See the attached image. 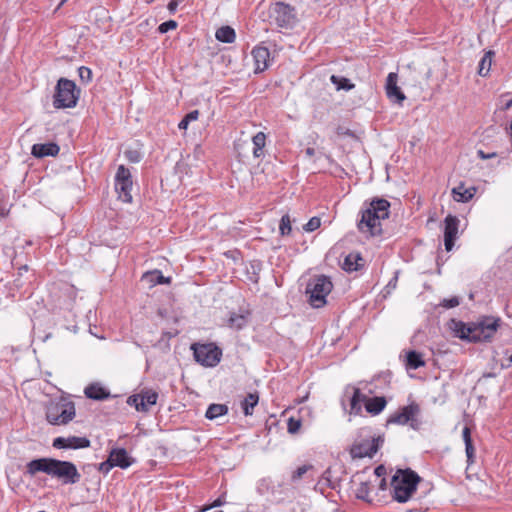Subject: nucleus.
<instances>
[{"label": "nucleus", "instance_id": "2", "mask_svg": "<svg viewBox=\"0 0 512 512\" xmlns=\"http://www.w3.org/2000/svg\"><path fill=\"white\" fill-rule=\"evenodd\" d=\"M390 202L383 198H374L365 202L361 210V218L357 228L361 233L371 237L381 236L383 233L381 221L389 218Z\"/></svg>", "mask_w": 512, "mask_h": 512}, {"label": "nucleus", "instance_id": "31", "mask_svg": "<svg viewBox=\"0 0 512 512\" xmlns=\"http://www.w3.org/2000/svg\"><path fill=\"white\" fill-rule=\"evenodd\" d=\"M259 396L257 393H249L241 403L243 412L246 416L252 415L253 408L258 404Z\"/></svg>", "mask_w": 512, "mask_h": 512}, {"label": "nucleus", "instance_id": "63", "mask_svg": "<svg viewBox=\"0 0 512 512\" xmlns=\"http://www.w3.org/2000/svg\"><path fill=\"white\" fill-rule=\"evenodd\" d=\"M66 1H67V0H62V1L60 2V4L58 5L57 9H59V8H60V6H62Z\"/></svg>", "mask_w": 512, "mask_h": 512}, {"label": "nucleus", "instance_id": "43", "mask_svg": "<svg viewBox=\"0 0 512 512\" xmlns=\"http://www.w3.org/2000/svg\"><path fill=\"white\" fill-rule=\"evenodd\" d=\"M78 74H79V77L80 79L83 81V82H90L91 79H92V71L90 68L88 67H85V66H81L79 69H78Z\"/></svg>", "mask_w": 512, "mask_h": 512}, {"label": "nucleus", "instance_id": "36", "mask_svg": "<svg viewBox=\"0 0 512 512\" xmlns=\"http://www.w3.org/2000/svg\"><path fill=\"white\" fill-rule=\"evenodd\" d=\"M132 180L131 173L124 165H120L115 175V183L129 182Z\"/></svg>", "mask_w": 512, "mask_h": 512}, {"label": "nucleus", "instance_id": "45", "mask_svg": "<svg viewBox=\"0 0 512 512\" xmlns=\"http://www.w3.org/2000/svg\"><path fill=\"white\" fill-rule=\"evenodd\" d=\"M124 155L132 163H138L141 160V154L137 150H126Z\"/></svg>", "mask_w": 512, "mask_h": 512}, {"label": "nucleus", "instance_id": "37", "mask_svg": "<svg viewBox=\"0 0 512 512\" xmlns=\"http://www.w3.org/2000/svg\"><path fill=\"white\" fill-rule=\"evenodd\" d=\"M199 111L193 110L187 113L184 118L179 122L178 128L181 130L187 129L190 122L195 121L198 119Z\"/></svg>", "mask_w": 512, "mask_h": 512}, {"label": "nucleus", "instance_id": "15", "mask_svg": "<svg viewBox=\"0 0 512 512\" xmlns=\"http://www.w3.org/2000/svg\"><path fill=\"white\" fill-rule=\"evenodd\" d=\"M60 151V147L53 142L34 144L31 148V154L36 158H43L46 156H56Z\"/></svg>", "mask_w": 512, "mask_h": 512}, {"label": "nucleus", "instance_id": "4", "mask_svg": "<svg viewBox=\"0 0 512 512\" xmlns=\"http://www.w3.org/2000/svg\"><path fill=\"white\" fill-rule=\"evenodd\" d=\"M80 90L75 82L66 78H60L53 96V106L56 109L73 108L77 105Z\"/></svg>", "mask_w": 512, "mask_h": 512}, {"label": "nucleus", "instance_id": "41", "mask_svg": "<svg viewBox=\"0 0 512 512\" xmlns=\"http://www.w3.org/2000/svg\"><path fill=\"white\" fill-rule=\"evenodd\" d=\"M127 403L130 406H134L136 408V410L140 411V412H141V409H143V405H144L143 404V400L139 396V394H135V395L129 396L128 399H127Z\"/></svg>", "mask_w": 512, "mask_h": 512}, {"label": "nucleus", "instance_id": "54", "mask_svg": "<svg viewBox=\"0 0 512 512\" xmlns=\"http://www.w3.org/2000/svg\"><path fill=\"white\" fill-rule=\"evenodd\" d=\"M224 503H225V501L221 497H219L216 500H214L213 503L207 509L220 507V506L224 505Z\"/></svg>", "mask_w": 512, "mask_h": 512}, {"label": "nucleus", "instance_id": "40", "mask_svg": "<svg viewBox=\"0 0 512 512\" xmlns=\"http://www.w3.org/2000/svg\"><path fill=\"white\" fill-rule=\"evenodd\" d=\"M300 427H301L300 419H295L294 417H290L288 419L287 430L290 434L297 433L299 431Z\"/></svg>", "mask_w": 512, "mask_h": 512}, {"label": "nucleus", "instance_id": "23", "mask_svg": "<svg viewBox=\"0 0 512 512\" xmlns=\"http://www.w3.org/2000/svg\"><path fill=\"white\" fill-rule=\"evenodd\" d=\"M142 281H145L150 286H155L157 284H169L171 279L170 277H165L161 271L154 270L151 272H146L142 276Z\"/></svg>", "mask_w": 512, "mask_h": 512}, {"label": "nucleus", "instance_id": "11", "mask_svg": "<svg viewBox=\"0 0 512 512\" xmlns=\"http://www.w3.org/2000/svg\"><path fill=\"white\" fill-rule=\"evenodd\" d=\"M383 441L381 437H377L373 438L371 441L367 440L361 443H355L350 449V454L352 458H371L377 453Z\"/></svg>", "mask_w": 512, "mask_h": 512}, {"label": "nucleus", "instance_id": "22", "mask_svg": "<svg viewBox=\"0 0 512 512\" xmlns=\"http://www.w3.org/2000/svg\"><path fill=\"white\" fill-rule=\"evenodd\" d=\"M366 400V395L359 388H353V395L350 399V414L360 415L362 412L361 403Z\"/></svg>", "mask_w": 512, "mask_h": 512}, {"label": "nucleus", "instance_id": "44", "mask_svg": "<svg viewBox=\"0 0 512 512\" xmlns=\"http://www.w3.org/2000/svg\"><path fill=\"white\" fill-rule=\"evenodd\" d=\"M310 465H303L298 467L291 476L292 481H297L302 478V476L311 468Z\"/></svg>", "mask_w": 512, "mask_h": 512}, {"label": "nucleus", "instance_id": "60", "mask_svg": "<svg viewBox=\"0 0 512 512\" xmlns=\"http://www.w3.org/2000/svg\"><path fill=\"white\" fill-rule=\"evenodd\" d=\"M386 488V480L383 478L380 482V489L384 490Z\"/></svg>", "mask_w": 512, "mask_h": 512}, {"label": "nucleus", "instance_id": "18", "mask_svg": "<svg viewBox=\"0 0 512 512\" xmlns=\"http://www.w3.org/2000/svg\"><path fill=\"white\" fill-rule=\"evenodd\" d=\"M252 55L256 65L255 71H264L268 67L269 50L266 47H256L252 50Z\"/></svg>", "mask_w": 512, "mask_h": 512}, {"label": "nucleus", "instance_id": "19", "mask_svg": "<svg viewBox=\"0 0 512 512\" xmlns=\"http://www.w3.org/2000/svg\"><path fill=\"white\" fill-rule=\"evenodd\" d=\"M363 262L364 259L360 253L352 252L345 256L342 268L347 272L358 271L363 266Z\"/></svg>", "mask_w": 512, "mask_h": 512}, {"label": "nucleus", "instance_id": "25", "mask_svg": "<svg viewBox=\"0 0 512 512\" xmlns=\"http://www.w3.org/2000/svg\"><path fill=\"white\" fill-rule=\"evenodd\" d=\"M253 143V156L255 158H261L264 156V147L266 145V134L264 132H258L252 137Z\"/></svg>", "mask_w": 512, "mask_h": 512}, {"label": "nucleus", "instance_id": "28", "mask_svg": "<svg viewBox=\"0 0 512 512\" xmlns=\"http://www.w3.org/2000/svg\"><path fill=\"white\" fill-rule=\"evenodd\" d=\"M215 37L223 43H233L236 37L235 30L230 26H222L217 29Z\"/></svg>", "mask_w": 512, "mask_h": 512}, {"label": "nucleus", "instance_id": "61", "mask_svg": "<svg viewBox=\"0 0 512 512\" xmlns=\"http://www.w3.org/2000/svg\"><path fill=\"white\" fill-rule=\"evenodd\" d=\"M508 361H509V364L507 365V367H509L512 363V353H511V356L509 357Z\"/></svg>", "mask_w": 512, "mask_h": 512}, {"label": "nucleus", "instance_id": "30", "mask_svg": "<svg viewBox=\"0 0 512 512\" xmlns=\"http://www.w3.org/2000/svg\"><path fill=\"white\" fill-rule=\"evenodd\" d=\"M494 55H495V53L492 50H489L484 54V56L482 57V59L479 62V67H478V74L480 76L485 77L489 74V71H490L491 65H492V58Z\"/></svg>", "mask_w": 512, "mask_h": 512}, {"label": "nucleus", "instance_id": "55", "mask_svg": "<svg viewBox=\"0 0 512 512\" xmlns=\"http://www.w3.org/2000/svg\"><path fill=\"white\" fill-rule=\"evenodd\" d=\"M374 472L378 477H381L386 473V469L383 465H380L375 468Z\"/></svg>", "mask_w": 512, "mask_h": 512}, {"label": "nucleus", "instance_id": "53", "mask_svg": "<svg viewBox=\"0 0 512 512\" xmlns=\"http://www.w3.org/2000/svg\"><path fill=\"white\" fill-rule=\"evenodd\" d=\"M398 271L395 272L394 277L387 284V288H395L398 281Z\"/></svg>", "mask_w": 512, "mask_h": 512}, {"label": "nucleus", "instance_id": "38", "mask_svg": "<svg viewBox=\"0 0 512 512\" xmlns=\"http://www.w3.org/2000/svg\"><path fill=\"white\" fill-rule=\"evenodd\" d=\"M279 229L282 235H287L291 232L292 228L289 215L282 216Z\"/></svg>", "mask_w": 512, "mask_h": 512}, {"label": "nucleus", "instance_id": "14", "mask_svg": "<svg viewBox=\"0 0 512 512\" xmlns=\"http://www.w3.org/2000/svg\"><path fill=\"white\" fill-rule=\"evenodd\" d=\"M109 457L114 466L121 469L128 468L134 462V459L129 456L125 448H113L109 453Z\"/></svg>", "mask_w": 512, "mask_h": 512}, {"label": "nucleus", "instance_id": "7", "mask_svg": "<svg viewBox=\"0 0 512 512\" xmlns=\"http://www.w3.org/2000/svg\"><path fill=\"white\" fill-rule=\"evenodd\" d=\"M332 288V282L325 275L311 279L306 288V293L309 294V303L315 308L322 307L326 304V296Z\"/></svg>", "mask_w": 512, "mask_h": 512}, {"label": "nucleus", "instance_id": "33", "mask_svg": "<svg viewBox=\"0 0 512 512\" xmlns=\"http://www.w3.org/2000/svg\"><path fill=\"white\" fill-rule=\"evenodd\" d=\"M330 81L335 85L336 90H338V91L339 90L349 91L355 87V85L353 83H351L348 78H345L343 76L332 75L330 77Z\"/></svg>", "mask_w": 512, "mask_h": 512}, {"label": "nucleus", "instance_id": "12", "mask_svg": "<svg viewBox=\"0 0 512 512\" xmlns=\"http://www.w3.org/2000/svg\"><path fill=\"white\" fill-rule=\"evenodd\" d=\"M459 222V219L453 215H448L444 220V245L447 251H451L454 247L458 233Z\"/></svg>", "mask_w": 512, "mask_h": 512}, {"label": "nucleus", "instance_id": "26", "mask_svg": "<svg viewBox=\"0 0 512 512\" xmlns=\"http://www.w3.org/2000/svg\"><path fill=\"white\" fill-rule=\"evenodd\" d=\"M132 186H133L132 180L129 182L115 183V189L119 195V199H121L125 203L132 202V195H131Z\"/></svg>", "mask_w": 512, "mask_h": 512}, {"label": "nucleus", "instance_id": "27", "mask_svg": "<svg viewBox=\"0 0 512 512\" xmlns=\"http://www.w3.org/2000/svg\"><path fill=\"white\" fill-rule=\"evenodd\" d=\"M139 396L142 398L144 404L141 412H148L150 407L155 405L158 399V393L151 389L142 390Z\"/></svg>", "mask_w": 512, "mask_h": 512}, {"label": "nucleus", "instance_id": "50", "mask_svg": "<svg viewBox=\"0 0 512 512\" xmlns=\"http://www.w3.org/2000/svg\"><path fill=\"white\" fill-rule=\"evenodd\" d=\"M182 1L183 0H171L167 5V9H168L169 13L174 14L177 10L179 3Z\"/></svg>", "mask_w": 512, "mask_h": 512}, {"label": "nucleus", "instance_id": "59", "mask_svg": "<svg viewBox=\"0 0 512 512\" xmlns=\"http://www.w3.org/2000/svg\"><path fill=\"white\" fill-rule=\"evenodd\" d=\"M27 271H28V266H27V265H24V266H22V267H20V268L18 269V274H19V275H22V273L27 272Z\"/></svg>", "mask_w": 512, "mask_h": 512}, {"label": "nucleus", "instance_id": "34", "mask_svg": "<svg viewBox=\"0 0 512 512\" xmlns=\"http://www.w3.org/2000/svg\"><path fill=\"white\" fill-rule=\"evenodd\" d=\"M67 440L71 449L88 448L90 446V440L86 437L71 436L67 437Z\"/></svg>", "mask_w": 512, "mask_h": 512}, {"label": "nucleus", "instance_id": "8", "mask_svg": "<svg viewBox=\"0 0 512 512\" xmlns=\"http://www.w3.org/2000/svg\"><path fill=\"white\" fill-rule=\"evenodd\" d=\"M75 415V404L67 400L51 403L46 410V420L52 425H66Z\"/></svg>", "mask_w": 512, "mask_h": 512}, {"label": "nucleus", "instance_id": "9", "mask_svg": "<svg viewBox=\"0 0 512 512\" xmlns=\"http://www.w3.org/2000/svg\"><path fill=\"white\" fill-rule=\"evenodd\" d=\"M191 349L195 361L205 367H215L222 357V350L214 343H195L191 346Z\"/></svg>", "mask_w": 512, "mask_h": 512}, {"label": "nucleus", "instance_id": "42", "mask_svg": "<svg viewBox=\"0 0 512 512\" xmlns=\"http://www.w3.org/2000/svg\"><path fill=\"white\" fill-rule=\"evenodd\" d=\"M321 225V220L319 217H312L305 225L304 230L306 232H313L318 229Z\"/></svg>", "mask_w": 512, "mask_h": 512}, {"label": "nucleus", "instance_id": "16", "mask_svg": "<svg viewBox=\"0 0 512 512\" xmlns=\"http://www.w3.org/2000/svg\"><path fill=\"white\" fill-rule=\"evenodd\" d=\"M451 328L458 338L462 340H467L469 342H474L472 340V336H474V324L467 325L462 321L452 320Z\"/></svg>", "mask_w": 512, "mask_h": 512}, {"label": "nucleus", "instance_id": "3", "mask_svg": "<svg viewBox=\"0 0 512 512\" xmlns=\"http://www.w3.org/2000/svg\"><path fill=\"white\" fill-rule=\"evenodd\" d=\"M422 478L412 469H397L391 478L392 498L398 503H406L412 499Z\"/></svg>", "mask_w": 512, "mask_h": 512}, {"label": "nucleus", "instance_id": "13", "mask_svg": "<svg viewBox=\"0 0 512 512\" xmlns=\"http://www.w3.org/2000/svg\"><path fill=\"white\" fill-rule=\"evenodd\" d=\"M386 94L387 97L398 104H401L405 100V95L401 89L397 86V74L389 73L386 79Z\"/></svg>", "mask_w": 512, "mask_h": 512}, {"label": "nucleus", "instance_id": "24", "mask_svg": "<svg viewBox=\"0 0 512 512\" xmlns=\"http://www.w3.org/2000/svg\"><path fill=\"white\" fill-rule=\"evenodd\" d=\"M476 192L475 187L465 188L463 184L453 188V197L458 202H468Z\"/></svg>", "mask_w": 512, "mask_h": 512}, {"label": "nucleus", "instance_id": "29", "mask_svg": "<svg viewBox=\"0 0 512 512\" xmlns=\"http://www.w3.org/2000/svg\"><path fill=\"white\" fill-rule=\"evenodd\" d=\"M425 365V361L422 358V354L411 350L406 354V366L410 369H418Z\"/></svg>", "mask_w": 512, "mask_h": 512}, {"label": "nucleus", "instance_id": "21", "mask_svg": "<svg viewBox=\"0 0 512 512\" xmlns=\"http://www.w3.org/2000/svg\"><path fill=\"white\" fill-rule=\"evenodd\" d=\"M249 316V311L231 312L227 324L230 328L240 330L247 325Z\"/></svg>", "mask_w": 512, "mask_h": 512}, {"label": "nucleus", "instance_id": "51", "mask_svg": "<svg viewBox=\"0 0 512 512\" xmlns=\"http://www.w3.org/2000/svg\"><path fill=\"white\" fill-rule=\"evenodd\" d=\"M464 443L472 442L470 429L465 427L462 432Z\"/></svg>", "mask_w": 512, "mask_h": 512}, {"label": "nucleus", "instance_id": "10", "mask_svg": "<svg viewBox=\"0 0 512 512\" xmlns=\"http://www.w3.org/2000/svg\"><path fill=\"white\" fill-rule=\"evenodd\" d=\"M500 318L484 317L477 324H474V342L490 341L500 325Z\"/></svg>", "mask_w": 512, "mask_h": 512}, {"label": "nucleus", "instance_id": "47", "mask_svg": "<svg viewBox=\"0 0 512 512\" xmlns=\"http://www.w3.org/2000/svg\"><path fill=\"white\" fill-rule=\"evenodd\" d=\"M113 467H115V466H114L113 462L111 461V458L108 456V459L106 461L100 463L99 471L104 474H107Z\"/></svg>", "mask_w": 512, "mask_h": 512}, {"label": "nucleus", "instance_id": "17", "mask_svg": "<svg viewBox=\"0 0 512 512\" xmlns=\"http://www.w3.org/2000/svg\"><path fill=\"white\" fill-rule=\"evenodd\" d=\"M364 405L366 411L371 415L380 414L386 407L387 401L383 396H375L372 398H368L366 396V400H364Z\"/></svg>", "mask_w": 512, "mask_h": 512}, {"label": "nucleus", "instance_id": "49", "mask_svg": "<svg viewBox=\"0 0 512 512\" xmlns=\"http://www.w3.org/2000/svg\"><path fill=\"white\" fill-rule=\"evenodd\" d=\"M465 451L467 455V460L469 463L474 461L475 449L473 447L472 442L465 443Z\"/></svg>", "mask_w": 512, "mask_h": 512}, {"label": "nucleus", "instance_id": "35", "mask_svg": "<svg viewBox=\"0 0 512 512\" xmlns=\"http://www.w3.org/2000/svg\"><path fill=\"white\" fill-rule=\"evenodd\" d=\"M358 499L368 501L370 495V483L368 481L360 482L355 490Z\"/></svg>", "mask_w": 512, "mask_h": 512}, {"label": "nucleus", "instance_id": "39", "mask_svg": "<svg viewBox=\"0 0 512 512\" xmlns=\"http://www.w3.org/2000/svg\"><path fill=\"white\" fill-rule=\"evenodd\" d=\"M178 26L177 22L175 20H168L163 23H161L158 26V32L161 34L167 33L170 30L176 29Z\"/></svg>", "mask_w": 512, "mask_h": 512}, {"label": "nucleus", "instance_id": "5", "mask_svg": "<svg viewBox=\"0 0 512 512\" xmlns=\"http://www.w3.org/2000/svg\"><path fill=\"white\" fill-rule=\"evenodd\" d=\"M421 407L412 401L410 404L400 407L387 419V424L408 425L411 429L418 431L422 427Z\"/></svg>", "mask_w": 512, "mask_h": 512}, {"label": "nucleus", "instance_id": "64", "mask_svg": "<svg viewBox=\"0 0 512 512\" xmlns=\"http://www.w3.org/2000/svg\"><path fill=\"white\" fill-rule=\"evenodd\" d=\"M154 0H146L147 3H152Z\"/></svg>", "mask_w": 512, "mask_h": 512}, {"label": "nucleus", "instance_id": "6", "mask_svg": "<svg viewBox=\"0 0 512 512\" xmlns=\"http://www.w3.org/2000/svg\"><path fill=\"white\" fill-rule=\"evenodd\" d=\"M268 16L271 23L280 28H293L297 22V13L295 8L285 2L277 1L271 3L268 9Z\"/></svg>", "mask_w": 512, "mask_h": 512}, {"label": "nucleus", "instance_id": "46", "mask_svg": "<svg viewBox=\"0 0 512 512\" xmlns=\"http://www.w3.org/2000/svg\"><path fill=\"white\" fill-rule=\"evenodd\" d=\"M53 447L56 449H68L69 444L67 438L57 437L53 440Z\"/></svg>", "mask_w": 512, "mask_h": 512}, {"label": "nucleus", "instance_id": "56", "mask_svg": "<svg viewBox=\"0 0 512 512\" xmlns=\"http://www.w3.org/2000/svg\"><path fill=\"white\" fill-rule=\"evenodd\" d=\"M478 155L481 159H488V158H491L493 156H495V153H492V154H485L482 150H479L478 151Z\"/></svg>", "mask_w": 512, "mask_h": 512}, {"label": "nucleus", "instance_id": "1", "mask_svg": "<svg viewBox=\"0 0 512 512\" xmlns=\"http://www.w3.org/2000/svg\"><path fill=\"white\" fill-rule=\"evenodd\" d=\"M39 472L57 479L62 485H74L81 480V474L74 463L50 457L33 459L26 464L28 475L34 476Z\"/></svg>", "mask_w": 512, "mask_h": 512}, {"label": "nucleus", "instance_id": "62", "mask_svg": "<svg viewBox=\"0 0 512 512\" xmlns=\"http://www.w3.org/2000/svg\"><path fill=\"white\" fill-rule=\"evenodd\" d=\"M508 361H509V364L507 365V367H509L512 363V353H511V356L509 357Z\"/></svg>", "mask_w": 512, "mask_h": 512}, {"label": "nucleus", "instance_id": "52", "mask_svg": "<svg viewBox=\"0 0 512 512\" xmlns=\"http://www.w3.org/2000/svg\"><path fill=\"white\" fill-rule=\"evenodd\" d=\"M330 473H331L330 469H327L326 471H324V473L322 474V477H321V481H325L328 486H331L330 485V482H331L330 481Z\"/></svg>", "mask_w": 512, "mask_h": 512}, {"label": "nucleus", "instance_id": "58", "mask_svg": "<svg viewBox=\"0 0 512 512\" xmlns=\"http://www.w3.org/2000/svg\"><path fill=\"white\" fill-rule=\"evenodd\" d=\"M8 214V210H6L4 207H0V220L5 218Z\"/></svg>", "mask_w": 512, "mask_h": 512}, {"label": "nucleus", "instance_id": "57", "mask_svg": "<svg viewBox=\"0 0 512 512\" xmlns=\"http://www.w3.org/2000/svg\"><path fill=\"white\" fill-rule=\"evenodd\" d=\"M305 154L309 157H312L315 155V150L314 148H311V147H308L305 149Z\"/></svg>", "mask_w": 512, "mask_h": 512}, {"label": "nucleus", "instance_id": "32", "mask_svg": "<svg viewBox=\"0 0 512 512\" xmlns=\"http://www.w3.org/2000/svg\"><path fill=\"white\" fill-rule=\"evenodd\" d=\"M228 413V407L225 404H211L207 408L205 413V417L207 419L213 420L219 416H223Z\"/></svg>", "mask_w": 512, "mask_h": 512}, {"label": "nucleus", "instance_id": "48", "mask_svg": "<svg viewBox=\"0 0 512 512\" xmlns=\"http://www.w3.org/2000/svg\"><path fill=\"white\" fill-rule=\"evenodd\" d=\"M460 304V300L458 297H451L449 299H444L442 302V306L445 308H454Z\"/></svg>", "mask_w": 512, "mask_h": 512}, {"label": "nucleus", "instance_id": "20", "mask_svg": "<svg viewBox=\"0 0 512 512\" xmlns=\"http://www.w3.org/2000/svg\"><path fill=\"white\" fill-rule=\"evenodd\" d=\"M85 396L93 400H105L109 398L110 393L98 383L90 384L84 390Z\"/></svg>", "mask_w": 512, "mask_h": 512}]
</instances>
